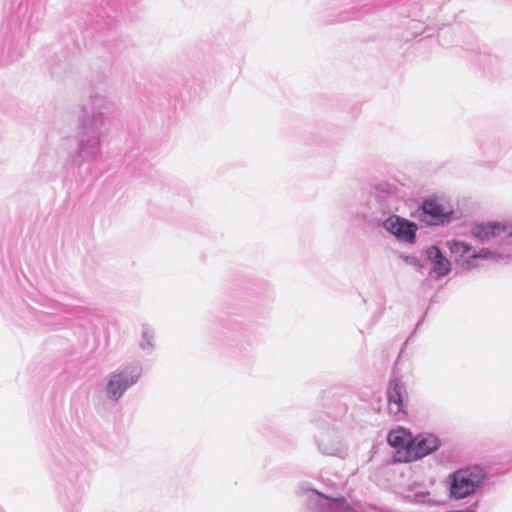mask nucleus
I'll return each instance as SVG.
<instances>
[{"label": "nucleus", "instance_id": "nucleus-1", "mask_svg": "<svg viewBox=\"0 0 512 512\" xmlns=\"http://www.w3.org/2000/svg\"><path fill=\"white\" fill-rule=\"evenodd\" d=\"M116 106L101 94L91 95L80 107L77 150L74 156L67 155L71 166L95 163L102 157V143L108 134Z\"/></svg>", "mask_w": 512, "mask_h": 512}, {"label": "nucleus", "instance_id": "nucleus-2", "mask_svg": "<svg viewBox=\"0 0 512 512\" xmlns=\"http://www.w3.org/2000/svg\"><path fill=\"white\" fill-rule=\"evenodd\" d=\"M298 495L306 502L307 512H377L374 507L350 506L344 498H330L312 488L309 483H301Z\"/></svg>", "mask_w": 512, "mask_h": 512}, {"label": "nucleus", "instance_id": "nucleus-3", "mask_svg": "<svg viewBox=\"0 0 512 512\" xmlns=\"http://www.w3.org/2000/svg\"><path fill=\"white\" fill-rule=\"evenodd\" d=\"M485 471L479 466L458 469L448 477L449 498L455 501L475 495L484 485Z\"/></svg>", "mask_w": 512, "mask_h": 512}, {"label": "nucleus", "instance_id": "nucleus-4", "mask_svg": "<svg viewBox=\"0 0 512 512\" xmlns=\"http://www.w3.org/2000/svg\"><path fill=\"white\" fill-rule=\"evenodd\" d=\"M142 371V366L135 362L110 373L105 385L106 398L118 402L125 392L139 381Z\"/></svg>", "mask_w": 512, "mask_h": 512}, {"label": "nucleus", "instance_id": "nucleus-5", "mask_svg": "<svg viewBox=\"0 0 512 512\" xmlns=\"http://www.w3.org/2000/svg\"><path fill=\"white\" fill-rule=\"evenodd\" d=\"M441 445L440 439L432 433H420L410 441L408 449L403 452L399 451L397 462H412L421 459L435 450Z\"/></svg>", "mask_w": 512, "mask_h": 512}, {"label": "nucleus", "instance_id": "nucleus-6", "mask_svg": "<svg viewBox=\"0 0 512 512\" xmlns=\"http://www.w3.org/2000/svg\"><path fill=\"white\" fill-rule=\"evenodd\" d=\"M319 452L326 456L344 459L348 455V446L342 440L339 432L328 427L315 436Z\"/></svg>", "mask_w": 512, "mask_h": 512}, {"label": "nucleus", "instance_id": "nucleus-7", "mask_svg": "<svg viewBox=\"0 0 512 512\" xmlns=\"http://www.w3.org/2000/svg\"><path fill=\"white\" fill-rule=\"evenodd\" d=\"M383 228L399 241L409 244L416 241L417 225L398 215H390L383 222Z\"/></svg>", "mask_w": 512, "mask_h": 512}, {"label": "nucleus", "instance_id": "nucleus-8", "mask_svg": "<svg viewBox=\"0 0 512 512\" xmlns=\"http://www.w3.org/2000/svg\"><path fill=\"white\" fill-rule=\"evenodd\" d=\"M471 235L482 243L489 242L492 239L511 237L512 224H502L499 222L475 224L471 228Z\"/></svg>", "mask_w": 512, "mask_h": 512}, {"label": "nucleus", "instance_id": "nucleus-9", "mask_svg": "<svg viewBox=\"0 0 512 512\" xmlns=\"http://www.w3.org/2000/svg\"><path fill=\"white\" fill-rule=\"evenodd\" d=\"M69 166L71 165L64 151L48 150L39 155L34 167L38 173L53 174Z\"/></svg>", "mask_w": 512, "mask_h": 512}, {"label": "nucleus", "instance_id": "nucleus-10", "mask_svg": "<svg viewBox=\"0 0 512 512\" xmlns=\"http://www.w3.org/2000/svg\"><path fill=\"white\" fill-rule=\"evenodd\" d=\"M451 211L446 210L435 199L425 200L418 210L419 219L427 225H440L449 220Z\"/></svg>", "mask_w": 512, "mask_h": 512}, {"label": "nucleus", "instance_id": "nucleus-11", "mask_svg": "<svg viewBox=\"0 0 512 512\" xmlns=\"http://www.w3.org/2000/svg\"><path fill=\"white\" fill-rule=\"evenodd\" d=\"M407 397L405 385L398 379H392L387 389L389 413L401 418L406 415L404 399Z\"/></svg>", "mask_w": 512, "mask_h": 512}, {"label": "nucleus", "instance_id": "nucleus-12", "mask_svg": "<svg viewBox=\"0 0 512 512\" xmlns=\"http://www.w3.org/2000/svg\"><path fill=\"white\" fill-rule=\"evenodd\" d=\"M425 255L433 264V272L437 277H444L451 271L450 261L442 254L437 246H430L426 249Z\"/></svg>", "mask_w": 512, "mask_h": 512}, {"label": "nucleus", "instance_id": "nucleus-13", "mask_svg": "<svg viewBox=\"0 0 512 512\" xmlns=\"http://www.w3.org/2000/svg\"><path fill=\"white\" fill-rule=\"evenodd\" d=\"M410 441H411L410 435L403 428L391 430L388 433V435H387L388 444L391 447L397 449V452L395 455V461H397L399 451L403 452L405 449L409 448Z\"/></svg>", "mask_w": 512, "mask_h": 512}, {"label": "nucleus", "instance_id": "nucleus-14", "mask_svg": "<svg viewBox=\"0 0 512 512\" xmlns=\"http://www.w3.org/2000/svg\"><path fill=\"white\" fill-rule=\"evenodd\" d=\"M502 254L491 251L489 249L483 248L479 252L473 251L471 255H469L462 263V268L465 270H472L477 267L476 261L478 259L483 260H491V261H499L502 259Z\"/></svg>", "mask_w": 512, "mask_h": 512}, {"label": "nucleus", "instance_id": "nucleus-15", "mask_svg": "<svg viewBox=\"0 0 512 512\" xmlns=\"http://www.w3.org/2000/svg\"><path fill=\"white\" fill-rule=\"evenodd\" d=\"M446 246L451 255L455 257V261L461 266L463 261L474 251L469 244L455 239L447 241Z\"/></svg>", "mask_w": 512, "mask_h": 512}, {"label": "nucleus", "instance_id": "nucleus-16", "mask_svg": "<svg viewBox=\"0 0 512 512\" xmlns=\"http://www.w3.org/2000/svg\"><path fill=\"white\" fill-rule=\"evenodd\" d=\"M155 333L154 330L147 324L142 327V337L140 341V348L148 353L152 352L155 347L154 344Z\"/></svg>", "mask_w": 512, "mask_h": 512}, {"label": "nucleus", "instance_id": "nucleus-17", "mask_svg": "<svg viewBox=\"0 0 512 512\" xmlns=\"http://www.w3.org/2000/svg\"><path fill=\"white\" fill-rule=\"evenodd\" d=\"M44 15L45 11L42 7L33 8L27 20V30L29 32H35L39 28L40 23L43 21Z\"/></svg>", "mask_w": 512, "mask_h": 512}, {"label": "nucleus", "instance_id": "nucleus-18", "mask_svg": "<svg viewBox=\"0 0 512 512\" xmlns=\"http://www.w3.org/2000/svg\"><path fill=\"white\" fill-rule=\"evenodd\" d=\"M376 190L379 194L393 196L396 195L398 188L394 183L382 182L376 186Z\"/></svg>", "mask_w": 512, "mask_h": 512}]
</instances>
